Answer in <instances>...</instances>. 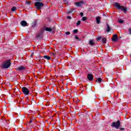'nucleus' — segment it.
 <instances>
[{"label":"nucleus","mask_w":131,"mask_h":131,"mask_svg":"<svg viewBox=\"0 0 131 131\" xmlns=\"http://www.w3.org/2000/svg\"><path fill=\"white\" fill-rule=\"evenodd\" d=\"M112 127H115L116 129H120V130H124V128H121V125H120V121L118 120L116 122H113L111 125Z\"/></svg>","instance_id":"1"},{"label":"nucleus","mask_w":131,"mask_h":131,"mask_svg":"<svg viewBox=\"0 0 131 131\" xmlns=\"http://www.w3.org/2000/svg\"><path fill=\"white\" fill-rule=\"evenodd\" d=\"M115 6L118 10H122L125 14L127 11V8H126V7H123V6L119 5V3L117 2L115 3Z\"/></svg>","instance_id":"2"},{"label":"nucleus","mask_w":131,"mask_h":131,"mask_svg":"<svg viewBox=\"0 0 131 131\" xmlns=\"http://www.w3.org/2000/svg\"><path fill=\"white\" fill-rule=\"evenodd\" d=\"M35 7L37 10H40L42 7H45V4L39 2L35 3Z\"/></svg>","instance_id":"3"},{"label":"nucleus","mask_w":131,"mask_h":131,"mask_svg":"<svg viewBox=\"0 0 131 131\" xmlns=\"http://www.w3.org/2000/svg\"><path fill=\"white\" fill-rule=\"evenodd\" d=\"M10 66H11V61L8 60L3 63L1 67L3 69H7V68H9Z\"/></svg>","instance_id":"4"},{"label":"nucleus","mask_w":131,"mask_h":131,"mask_svg":"<svg viewBox=\"0 0 131 131\" xmlns=\"http://www.w3.org/2000/svg\"><path fill=\"white\" fill-rule=\"evenodd\" d=\"M45 31H48L49 32H55L56 31V27L54 26L53 27H46L43 29Z\"/></svg>","instance_id":"5"},{"label":"nucleus","mask_w":131,"mask_h":131,"mask_svg":"<svg viewBox=\"0 0 131 131\" xmlns=\"http://www.w3.org/2000/svg\"><path fill=\"white\" fill-rule=\"evenodd\" d=\"M21 91L23 93V94L25 95V96H28V95H29V90H28V89H27V88L26 87H23L21 89Z\"/></svg>","instance_id":"6"},{"label":"nucleus","mask_w":131,"mask_h":131,"mask_svg":"<svg viewBox=\"0 0 131 131\" xmlns=\"http://www.w3.org/2000/svg\"><path fill=\"white\" fill-rule=\"evenodd\" d=\"M89 101H90L91 103H95L96 102V95L92 94L89 98Z\"/></svg>","instance_id":"7"},{"label":"nucleus","mask_w":131,"mask_h":131,"mask_svg":"<svg viewBox=\"0 0 131 131\" xmlns=\"http://www.w3.org/2000/svg\"><path fill=\"white\" fill-rule=\"evenodd\" d=\"M43 31H45V29H42L40 32L37 34L36 36L37 38H39V39H41L42 38V36L43 35Z\"/></svg>","instance_id":"8"},{"label":"nucleus","mask_w":131,"mask_h":131,"mask_svg":"<svg viewBox=\"0 0 131 131\" xmlns=\"http://www.w3.org/2000/svg\"><path fill=\"white\" fill-rule=\"evenodd\" d=\"M83 4H84V2L83 1H80V2H76L74 3V4L76 7H81Z\"/></svg>","instance_id":"9"},{"label":"nucleus","mask_w":131,"mask_h":131,"mask_svg":"<svg viewBox=\"0 0 131 131\" xmlns=\"http://www.w3.org/2000/svg\"><path fill=\"white\" fill-rule=\"evenodd\" d=\"M87 78L89 81H92L93 79H94V76H93V74H88L87 76Z\"/></svg>","instance_id":"10"},{"label":"nucleus","mask_w":131,"mask_h":131,"mask_svg":"<svg viewBox=\"0 0 131 131\" xmlns=\"http://www.w3.org/2000/svg\"><path fill=\"white\" fill-rule=\"evenodd\" d=\"M37 20H34L33 21H32V24H31V26L32 27V28H35V27H36V26H37Z\"/></svg>","instance_id":"11"},{"label":"nucleus","mask_w":131,"mask_h":131,"mask_svg":"<svg viewBox=\"0 0 131 131\" xmlns=\"http://www.w3.org/2000/svg\"><path fill=\"white\" fill-rule=\"evenodd\" d=\"M117 39H118V36H117V34H115L113 36L112 40H113V41H116Z\"/></svg>","instance_id":"12"},{"label":"nucleus","mask_w":131,"mask_h":131,"mask_svg":"<svg viewBox=\"0 0 131 131\" xmlns=\"http://www.w3.org/2000/svg\"><path fill=\"white\" fill-rule=\"evenodd\" d=\"M25 70V67L23 66L18 67L16 69L17 71H24Z\"/></svg>","instance_id":"13"},{"label":"nucleus","mask_w":131,"mask_h":131,"mask_svg":"<svg viewBox=\"0 0 131 131\" xmlns=\"http://www.w3.org/2000/svg\"><path fill=\"white\" fill-rule=\"evenodd\" d=\"M20 25L21 26H27V22L25 20H23L20 22Z\"/></svg>","instance_id":"14"},{"label":"nucleus","mask_w":131,"mask_h":131,"mask_svg":"<svg viewBox=\"0 0 131 131\" xmlns=\"http://www.w3.org/2000/svg\"><path fill=\"white\" fill-rule=\"evenodd\" d=\"M96 82L98 83H101V82H103V79H102V78L100 77L98 78L96 80Z\"/></svg>","instance_id":"15"},{"label":"nucleus","mask_w":131,"mask_h":131,"mask_svg":"<svg viewBox=\"0 0 131 131\" xmlns=\"http://www.w3.org/2000/svg\"><path fill=\"white\" fill-rule=\"evenodd\" d=\"M96 23L97 24H100V21L101 20V17L100 16L96 17Z\"/></svg>","instance_id":"16"},{"label":"nucleus","mask_w":131,"mask_h":131,"mask_svg":"<svg viewBox=\"0 0 131 131\" xmlns=\"http://www.w3.org/2000/svg\"><path fill=\"white\" fill-rule=\"evenodd\" d=\"M106 32H110V31L111 30V28L108 24H106Z\"/></svg>","instance_id":"17"},{"label":"nucleus","mask_w":131,"mask_h":131,"mask_svg":"<svg viewBox=\"0 0 131 131\" xmlns=\"http://www.w3.org/2000/svg\"><path fill=\"white\" fill-rule=\"evenodd\" d=\"M89 43L90 46H91V47H93V46L95 45V42L93 41L92 40H90V41L89 42Z\"/></svg>","instance_id":"18"},{"label":"nucleus","mask_w":131,"mask_h":131,"mask_svg":"<svg viewBox=\"0 0 131 131\" xmlns=\"http://www.w3.org/2000/svg\"><path fill=\"white\" fill-rule=\"evenodd\" d=\"M43 58H44V59H46V60H51V57H50V56H47V55H45V56H43Z\"/></svg>","instance_id":"19"},{"label":"nucleus","mask_w":131,"mask_h":131,"mask_svg":"<svg viewBox=\"0 0 131 131\" xmlns=\"http://www.w3.org/2000/svg\"><path fill=\"white\" fill-rule=\"evenodd\" d=\"M102 43H106L107 42V38H103L102 39Z\"/></svg>","instance_id":"20"},{"label":"nucleus","mask_w":131,"mask_h":131,"mask_svg":"<svg viewBox=\"0 0 131 131\" xmlns=\"http://www.w3.org/2000/svg\"><path fill=\"white\" fill-rule=\"evenodd\" d=\"M11 11L12 12H15V11H17V8H16V7H12V8L11 9Z\"/></svg>","instance_id":"21"},{"label":"nucleus","mask_w":131,"mask_h":131,"mask_svg":"<svg viewBox=\"0 0 131 131\" xmlns=\"http://www.w3.org/2000/svg\"><path fill=\"white\" fill-rule=\"evenodd\" d=\"M26 5H28V6H30V5H31V2L26 1Z\"/></svg>","instance_id":"22"},{"label":"nucleus","mask_w":131,"mask_h":131,"mask_svg":"<svg viewBox=\"0 0 131 131\" xmlns=\"http://www.w3.org/2000/svg\"><path fill=\"white\" fill-rule=\"evenodd\" d=\"M73 11L71 9L67 11V14H71V13H73Z\"/></svg>","instance_id":"23"},{"label":"nucleus","mask_w":131,"mask_h":131,"mask_svg":"<svg viewBox=\"0 0 131 131\" xmlns=\"http://www.w3.org/2000/svg\"><path fill=\"white\" fill-rule=\"evenodd\" d=\"M118 22L120 23V24H122V23H123V22H124V20H123L122 19H119L118 20Z\"/></svg>","instance_id":"24"},{"label":"nucleus","mask_w":131,"mask_h":131,"mask_svg":"<svg viewBox=\"0 0 131 131\" xmlns=\"http://www.w3.org/2000/svg\"><path fill=\"white\" fill-rule=\"evenodd\" d=\"M80 23H81V21L78 20V21L77 22V23H76L77 26H78L80 25Z\"/></svg>","instance_id":"25"},{"label":"nucleus","mask_w":131,"mask_h":131,"mask_svg":"<svg viewBox=\"0 0 131 131\" xmlns=\"http://www.w3.org/2000/svg\"><path fill=\"white\" fill-rule=\"evenodd\" d=\"M78 32V30H77V29H75L73 30L74 33H77Z\"/></svg>","instance_id":"26"},{"label":"nucleus","mask_w":131,"mask_h":131,"mask_svg":"<svg viewBox=\"0 0 131 131\" xmlns=\"http://www.w3.org/2000/svg\"><path fill=\"white\" fill-rule=\"evenodd\" d=\"M101 38H102L101 36L98 37V38H96V40L97 41H99L100 40V39H101Z\"/></svg>","instance_id":"27"},{"label":"nucleus","mask_w":131,"mask_h":131,"mask_svg":"<svg viewBox=\"0 0 131 131\" xmlns=\"http://www.w3.org/2000/svg\"><path fill=\"white\" fill-rule=\"evenodd\" d=\"M82 21H86V17H83L82 18Z\"/></svg>","instance_id":"28"},{"label":"nucleus","mask_w":131,"mask_h":131,"mask_svg":"<svg viewBox=\"0 0 131 131\" xmlns=\"http://www.w3.org/2000/svg\"><path fill=\"white\" fill-rule=\"evenodd\" d=\"M65 34H66L67 35H70V32H69V31L66 32H65Z\"/></svg>","instance_id":"29"},{"label":"nucleus","mask_w":131,"mask_h":131,"mask_svg":"<svg viewBox=\"0 0 131 131\" xmlns=\"http://www.w3.org/2000/svg\"><path fill=\"white\" fill-rule=\"evenodd\" d=\"M34 55V52H32L30 55L31 58H32V57H33Z\"/></svg>","instance_id":"30"},{"label":"nucleus","mask_w":131,"mask_h":131,"mask_svg":"<svg viewBox=\"0 0 131 131\" xmlns=\"http://www.w3.org/2000/svg\"><path fill=\"white\" fill-rule=\"evenodd\" d=\"M75 39H77L78 40H79V38L76 35L75 36Z\"/></svg>","instance_id":"31"},{"label":"nucleus","mask_w":131,"mask_h":131,"mask_svg":"<svg viewBox=\"0 0 131 131\" xmlns=\"http://www.w3.org/2000/svg\"><path fill=\"white\" fill-rule=\"evenodd\" d=\"M63 1L64 3V4H67V3H68V1L67 0H63Z\"/></svg>","instance_id":"32"},{"label":"nucleus","mask_w":131,"mask_h":131,"mask_svg":"<svg viewBox=\"0 0 131 131\" xmlns=\"http://www.w3.org/2000/svg\"><path fill=\"white\" fill-rule=\"evenodd\" d=\"M80 15L81 17H83V13L81 12V13H80Z\"/></svg>","instance_id":"33"},{"label":"nucleus","mask_w":131,"mask_h":131,"mask_svg":"<svg viewBox=\"0 0 131 131\" xmlns=\"http://www.w3.org/2000/svg\"><path fill=\"white\" fill-rule=\"evenodd\" d=\"M67 19H69V20H71V16H67Z\"/></svg>","instance_id":"34"},{"label":"nucleus","mask_w":131,"mask_h":131,"mask_svg":"<svg viewBox=\"0 0 131 131\" xmlns=\"http://www.w3.org/2000/svg\"><path fill=\"white\" fill-rule=\"evenodd\" d=\"M26 100H27V101H29V97H26Z\"/></svg>","instance_id":"35"},{"label":"nucleus","mask_w":131,"mask_h":131,"mask_svg":"<svg viewBox=\"0 0 131 131\" xmlns=\"http://www.w3.org/2000/svg\"><path fill=\"white\" fill-rule=\"evenodd\" d=\"M128 32H129V34H131V28L129 29Z\"/></svg>","instance_id":"36"},{"label":"nucleus","mask_w":131,"mask_h":131,"mask_svg":"<svg viewBox=\"0 0 131 131\" xmlns=\"http://www.w3.org/2000/svg\"><path fill=\"white\" fill-rule=\"evenodd\" d=\"M32 123V120H30L29 123Z\"/></svg>","instance_id":"37"},{"label":"nucleus","mask_w":131,"mask_h":131,"mask_svg":"<svg viewBox=\"0 0 131 131\" xmlns=\"http://www.w3.org/2000/svg\"><path fill=\"white\" fill-rule=\"evenodd\" d=\"M4 123H5V124H8V123H7V121H5L4 122Z\"/></svg>","instance_id":"38"},{"label":"nucleus","mask_w":131,"mask_h":131,"mask_svg":"<svg viewBox=\"0 0 131 131\" xmlns=\"http://www.w3.org/2000/svg\"><path fill=\"white\" fill-rule=\"evenodd\" d=\"M52 55H53V56H54V57H55L56 56V54H55V53H53Z\"/></svg>","instance_id":"39"},{"label":"nucleus","mask_w":131,"mask_h":131,"mask_svg":"<svg viewBox=\"0 0 131 131\" xmlns=\"http://www.w3.org/2000/svg\"><path fill=\"white\" fill-rule=\"evenodd\" d=\"M36 1H40V0H36Z\"/></svg>","instance_id":"40"}]
</instances>
